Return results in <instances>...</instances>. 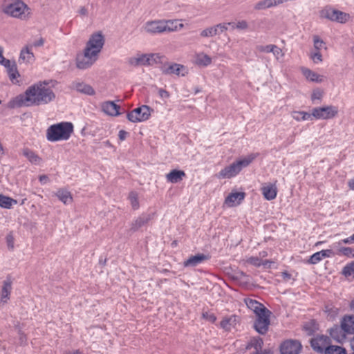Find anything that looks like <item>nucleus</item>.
I'll return each mask as SVG.
<instances>
[{
	"label": "nucleus",
	"instance_id": "72a5a7b5",
	"mask_svg": "<svg viewBox=\"0 0 354 354\" xmlns=\"http://www.w3.org/2000/svg\"><path fill=\"white\" fill-rule=\"evenodd\" d=\"M17 201L3 194H0V207L4 209H10Z\"/></svg>",
	"mask_w": 354,
	"mask_h": 354
},
{
	"label": "nucleus",
	"instance_id": "4468645a",
	"mask_svg": "<svg viewBox=\"0 0 354 354\" xmlns=\"http://www.w3.org/2000/svg\"><path fill=\"white\" fill-rule=\"evenodd\" d=\"M245 194L244 192H232L225 199L224 204L227 207H234L239 205L244 199Z\"/></svg>",
	"mask_w": 354,
	"mask_h": 354
},
{
	"label": "nucleus",
	"instance_id": "1a4fd4ad",
	"mask_svg": "<svg viewBox=\"0 0 354 354\" xmlns=\"http://www.w3.org/2000/svg\"><path fill=\"white\" fill-rule=\"evenodd\" d=\"M97 56L84 49L83 53L77 55L76 66L81 70L87 69L97 61Z\"/></svg>",
	"mask_w": 354,
	"mask_h": 354
},
{
	"label": "nucleus",
	"instance_id": "ea45409f",
	"mask_svg": "<svg viewBox=\"0 0 354 354\" xmlns=\"http://www.w3.org/2000/svg\"><path fill=\"white\" fill-rule=\"evenodd\" d=\"M330 336L337 342H340L345 337V335L342 334V330L337 326L330 329Z\"/></svg>",
	"mask_w": 354,
	"mask_h": 354
},
{
	"label": "nucleus",
	"instance_id": "a878e982",
	"mask_svg": "<svg viewBox=\"0 0 354 354\" xmlns=\"http://www.w3.org/2000/svg\"><path fill=\"white\" fill-rule=\"evenodd\" d=\"M151 218V216L149 214H142L132 222L131 230L133 231H137L138 229L147 224Z\"/></svg>",
	"mask_w": 354,
	"mask_h": 354
},
{
	"label": "nucleus",
	"instance_id": "603ef678",
	"mask_svg": "<svg viewBox=\"0 0 354 354\" xmlns=\"http://www.w3.org/2000/svg\"><path fill=\"white\" fill-rule=\"evenodd\" d=\"M3 48L0 46V64L4 66L6 68H8L10 66V61L6 59L3 55Z\"/></svg>",
	"mask_w": 354,
	"mask_h": 354
},
{
	"label": "nucleus",
	"instance_id": "0e129e2a",
	"mask_svg": "<svg viewBox=\"0 0 354 354\" xmlns=\"http://www.w3.org/2000/svg\"><path fill=\"white\" fill-rule=\"evenodd\" d=\"M281 277L284 280L288 281L291 278V274L285 271L281 272Z\"/></svg>",
	"mask_w": 354,
	"mask_h": 354
},
{
	"label": "nucleus",
	"instance_id": "0eeeda50",
	"mask_svg": "<svg viewBox=\"0 0 354 354\" xmlns=\"http://www.w3.org/2000/svg\"><path fill=\"white\" fill-rule=\"evenodd\" d=\"M337 113V107L333 105L317 107L312 110V115L317 120L331 119L335 118Z\"/></svg>",
	"mask_w": 354,
	"mask_h": 354
},
{
	"label": "nucleus",
	"instance_id": "9b49d317",
	"mask_svg": "<svg viewBox=\"0 0 354 354\" xmlns=\"http://www.w3.org/2000/svg\"><path fill=\"white\" fill-rule=\"evenodd\" d=\"M142 30L150 35H158L164 32L163 20L156 19L145 22L142 26Z\"/></svg>",
	"mask_w": 354,
	"mask_h": 354
},
{
	"label": "nucleus",
	"instance_id": "7c9ffc66",
	"mask_svg": "<svg viewBox=\"0 0 354 354\" xmlns=\"http://www.w3.org/2000/svg\"><path fill=\"white\" fill-rule=\"evenodd\" d=\"M55 195L65 205L71 204L73 201L71 194L66 189H60L57 191Z\"/></svg>",
	"mask_w": 354,
	"mask_h": 354
},
{
	"label": "nucleus",
	"instance_id": "69168bd1",
	"mask_svg": "<svg viewBox=\"0 0 354 354\" xmlns=\"http://www.w3.org/2000/svg\"><path fill=\"white\" fill-rule=\"evenodd\" d=\"M39 181L42 184H46L48 181V177L46 175H42L39 176Z\"/></svg>",
	"mask_w": 354,
	"mask_h": 354
},
{
	"label": "nucleus",
	"instance_id": "de8ad7c7",
	"mask_svg": "<svg viewBox=\"0 0 354 354\" xmlns=\"http://www.w3.org/2000/svg\"><path fill=\"white\" fill-rule=\"evenodd\" d=\"M310 58L313 61L314 63L318 64L323 61L322 55L320 51H312L310 53Z\"/></svg>",
	"mask_w": 354,
	"mask_h": 354
},
{
	"label": "nucleus",
	"instance_id": "a211bd4d",
	"mask_svg": "<svg viewBox=\"0 0 354 354\" xmlns=\"http://www.w3.org/2000/svg\"><path fill=\"white\" fill-rule=\"evenodd\" d=\"M261 192L263 197L266 200L271 201L276 198L277 194V188L274 184H265L261 187Z\"/></svg>",
	"mask_w": 354,
	"mask_h": 354
},
{
	"label": "nucleus",
	"instance_id": "6e6d98bb",
	"mask_svg": "<svg viewBox=\"0 0 354 354\" xmlns=\"http://www.w3.org/2000/svg\"><path fill=\"white\" fill-rule=\"evenodd\" d=\"M342 244H354V234L346 239H342L338 242L335 243V245H338Z\"/></svg>",
	"mask_w": 354,
	"mask_h": 354
},
{
	"label": "nucleus",
	"instance_id": "f3484780",
	"mask_svg": "<svg viewBox=\"0 0 354 354\" xmlns=\"http://www.w3.org/2000/svg\"><path fill=\"white\" fill-rule=\"evenodd\" d=\"M301 71L306 80L309 82L321 83L324 81V77L323 75H321L308 68L301 67Z\"/></svg>",
	"mask_w": 354,
	"mask_h": 354
},
{
	"label": "nucleus",
	"instance_id": "49530a36",
	"mask_svg": "<svg viewBox=\"0 0 354 354\" xmlns=\"http://www.w3.org/2000/svg\"><path fill=\"white\" fill-rule=\"evenodd\" d=\"M324 95V91L320 88H315L311 94V100L315 102L316 100L321 101Z\"/></svg>",
	"mask_w": 354,
	"mask_h": 354
},
{
	"label": "nucleus",
	"instance_id": "4d7b16f0",
	"mask_svg": "<svg viewBox=\"0 0 354 354\" xmlns=\"http://www.w3.org/2000/svg\"><path fill=\"white\" fill-rule=\"evenodd\" d=\"M232 26L233 28H236L241 30H245L248 27L247 21L245 20L239 21L236 24H232Z\"/></svg>",
	"mask_w": 354,
	"mask_h": 354
},
{
	"label": "nucleus",
	"instance_id": "79ce46f5",
	"mask_svg": "<svg viewBox=\"0 0 354 354\" xmlns=\"http://www.w3.org/2000/svg\"><path fill=\"white\" fill-rule=\"evenodd\" d=\"M202 37H212L217 35L216 28L215 26L208 27L203 30L200 33Z\"/></svg>",
	"mask_w": 354,
	"mask_h": 354
},
{
	"label": "nucleus",
	"instance_id": "20e7f679",
	"mask_svg": "<svg viewBox=\"0 0 354 354\" xmlns=\"http://www.w3.org/2000/svg\"><path fill=\"white\" fill-rule=\"evenodd\" d=\"M256 158L257 154L251 153L240 158L221 170L218 177L219 178H230L236 176L243 168L248 167Z\"/></svg>",
	"mask_w": 354,
	"mask_h": 354
},
{
	"label": "nucleus",
	"instance_id": "473e14b6",
	"mask_svg": "<svg viewBox=\"0 0 354 354\" xmlns=\"http://www.w3.org/2000/svg\"><path fill=\"white\" fill-rule=\"evenodd\" d=\"M337 11L338 10H335L331 7H325L320 11L319 16L322 19H326L333 21L335 15Z\"/></svg>",
	"mask_w": 354,
	"mask_h": 354
},
{
	"label": "nucleus",
	"instance_id": "7ed1b4c3",
	"mask_svg": "<svg viewBox=\"0 0 354 354\" xmlns=\"http://www.w3.org/2000/svg\"><path fill=\"white\" fill-rule=\"evenodd\" d=\"M74 131V126L70 122H61L50 125L46 133V139L52 142L68 140Z\"/></svg>",
	"mask_w": 354,
	"mask_h": 354
},
{
	"label": "nucleus",
	"instance_id": "aec40b11",
	"mask_svg": "<svg viewBox=\"0 0 354 354\" xmlns=\"http://www.w3.org/2000/svg\"><path fill=\"white\" fill-rule=\"evenodd\" d=\"M102 110L106 115L111 116H117L120 115V106L115 104L113 102L107 101L102 104Z\"/></svg>",
	"mask_w": 354,
	"mask_h": 354
},
{
	"label": "nucleus",
	"instance_id": "c9c22d12",
	"mask_svg": "<svg viewBox=\"0 0 354 354\" xmlns=\"http://www.w3.org/2000/svg\"><path fill=\"white\" fill-rule=\"evenodd\" d=\"M292 118L297 121H304L311 119L313 117L312 113H308L305 111H293L291 113Z\"/></svg>",
	"mask_w": 354,
	"mask_h": 354
},
{
	"label": "nucleus",
	"instance_id": "c03bdc74",
	"mask_svg": "<svg viewBox=\"0 0 354 354\" xmlns=\"http://www.w3.org/2000/svg\"><path fill=\"white\" fill-rule=\"evenodd\" d=\"M350 18V15L346 12L338 10L337 12L335 15V18L333 21H336L338 23H346Z\"/></svg>",
	"mask_w": 354,
	"mask_h": 354
},
{
	"label": "nucleus",
	"instance_id": "5701e85b",
	"mask_svg": "<svg viewBox=\"0 0 354 354\" xmlns=\"http://www.w3.org/2000/svg\"><path fill=\"white\" fill-rule=\"evenodd\" d=\"M208 259L207 256L204 254H198L194 256L190 257L188 259L184 261L183 265L185 267H195Z\"/></svg>",
	"mask_w": 354,
	"mask_h": 354
},
{
	"label": "nucleus",
	"instance_id": "4be33fe9",
	"mask_svg": "<svg viewBox=\"0 0 354 354\" xmlns=\"http://www.w3.org/2000/svg\"><path fill=\"white\" fill-rule=\"evenodd\" d=\"M185 176L184 171L173 169L167 174L165 177L167 182L174 184L180 182Z\"/></svg>",
	"mask_w": 354,
	"mask_h": 354
},
{
	"label": "nucleus",
	"instance_id": "8fccbe9b",
	"mask_svg": "<svg viewBox=\"0 0 354 354\" xmlns=\"http://www.w3.org/2000/svg\"><path fill=\"white\" fill-rule=\"evenodd\" d=\"M272 46H273V44H269V45H266V46L259 45V46H257L256 50L257 52H259V53H271Z\"/></svg>",
	"mask_w": 354,
	"mask_h": 354
},
{
	"label": "nucleus",
	"instance_id": "f8f14e48",
	"mask_svg": "<svg viewBox=\"0 0 354 354\" xmlns=\"http://www.w3.org/2000/svg\"><path fill=\"white\" fill-rule=\"evenodd\" d=\"M330 339L325 335H317L310 340V344L314 351L318 353L325 352L326 348L329 347Z\"/></svg>",
	"mask_w": 354,
	"mask_h": 354
},
{
	"label": "nucleus",
	"instance_id": "f03ea898",
	"mask_svg": "<svg viewBox=\"0 0 354 354\" xmlns=\"http://www.w3.org/2000/svg\"><path fill=\"white\" fill-rule=\"evenodd\" d=\"M0 12L7 17L28 21L32 16V9L23 0H2Z\"/></svg>",
	"mask_w": 354,
	"mask_h": 354
},
{
	"label": "nucleus",
	"instance_id": "37998d69",
	"mask_svg": "<svg viewBox=\"0 0 354 354\" xmlns=\"http://www.w3.org/2000/svg\"><path fill=\"white\" fill-rule=\"evenodd\" d=\"M246 261L247 263H250L256 267L265 266L268 263V261H263L261 258L258 257H250L246 260Z\"/></svg>",
	"mask_w": 354,
	"mask_h": 354
},
{
	"label": "nucleus",
	"instance_id": "c85d7f7f",
	"mask_svg": "<svg viewBox=\"0 0 354 354\" xmlns=\"http://www.w3.org/2000/svg\"><path fill=\"white\" fill-rule=\"evenodd\" d=\"M263 344V339L259 337H255L250 339V341L248 342L246 348L248 350H250L252 348L254 349V353H259L262 349V346Z\"/></svg>",
	"mask_w": 354,
	"mask_h": 354
},
{
	"label": "nucleus",
	"instance_id": "dca6fc26",
	"mask_svg": "<svg viewBox=\"0 0 354 354\" xmlns=\"http://www.w3.org/2000/svg\"><path fill=\"white\" fill-rule=\"evenodd\" d=\"M12 281L10 277H8L3 282L1 291V303L6 304L10 299V295L12 291Z\"/></svg>",
	"mask_w": 354,
	"mask_h": 354
},
{
	"label": "nucleus",
	"instance_id": "9d476101",
	"mask_svg": "<svg viewBox=\"0 0 354 354\" xmlns=\"http://www.w3.org/2000/svg\"><path fill=\"white\" fill-rule=\"evenodd\" d=\"M151 109L148 106L143 105L138 107L127 114V118L132 122H140L149 119Z\"/></svg>",
	"mask_w": 354,
	"mask_h": 354
},
{
	"label": "nucleus",
	"instance_id": "f257e3e1",
	"mask_svg": "<svg viewBox=\"0 0 354 354\" xmlns=\"http://www.w3.org/2000/svg\"><path fill=\"white\" fill-rule=\"evenodd\" d=\"M57 84L55 80L39 81L28 87L24 93L10 100L8 107L13 109L48 104L56 98L53 89Z\"/></svg>",
	"mask_w": 354,
	"mask_h": 354
},
{
	"label": "nucleus",
	"instance_id": "bb28decb",
	"mask_svg": "<svg viewBox=\"0 0 354 354\" xmlns=\"http://www.w3.org/2000/svg\"><path fill=\"white\" fill-rule=\"evenodd\" d=\"M72 86L77 91L92 95L95 93L93 88L88 84L84 82H73Z\"/></svg>",
	"mask_w": 354,
	"mask_h": 354
},
{
	"label": "nucleus",
	"instance_id": "338daca9",
	"mask_svg": "<svg viewBox=\"0 0 354 354\" xmlns=\"http://www.w3.org/2000/svg\"><path fill=\"white\" fill-rule=\"evenodd\" d=\"M253 354H272V352L270 349L261 350L259 353H254Z\"/></svg>",
	"mask_w": 354,
	"mask_h": 354
},
{
	"label": "nucleus",
	"instance_id": "2f4dec72",
	"mask_svg": "<svg viewBox=\"0 0 354 354\" xmlns=\"http://www.w3.org/2000/svg\"><path fill=\"white\" fill-rule=\"evenodd\" d=\"M333 247L337 248L336 254L346 256L348 257H354V249L350 247H343L342 245L333 244Z\"/></svg>",
	"mask_w": 354,
	"mask_h": 354
},
{
	"label": "nucleus",
	"instance_id": "e2e57ef3",
	"mask_svg": "<svg viewBox=\"0 0 354 354\" xmlns=\"http://www.w3.org/2000/svg\"><path fill=\"white\" fill-rule=\"evenodd\" d=\"M127 133L124 130H120L118 133V136L120 140H124L127 138Z\"/></svg>",
	"mask_w": 354,
	"mask_h": 354
},
{
	"label": "nucleus",
	"instance_id": "680f3d73",
	"mask_svg": "<svg viewBox=\"0 0 354 354\" xmlns=\"http://www.w3.org/2000/svg\"><path fill=\"white\" fill-rule=\"evenodd\" d=\"M6 241L8 243V247L13 248L14 239L11 234H9L6 236Z\"/></svg>",
	"mask_w": 354,
	"mask_h": 354
},
{
	"label": "nucleus",
	"instance_id": "f704fd0d",
	"mask_svg": "<svg viewBox=\"0 0 354 354\" xmlns=\"http://www.w3.org/2000/svg\"><path fill=\"white\" fill-rule=\"evenodd\" d=\"M8 71V75L10 81L17 84L19 83L17 78L19 77V73H18L16 66L14 63L10 62V67L7 68Z\"/></svg>",
	"mask_w": 354,
	"mask_h": 354
},
{
	"label": "nucleus",
	"instance_id": "393cba45",
	"mask_svg": "<svg viewBox=\"0 0 354 354\" xmlns=\"http://www.w3.org/2000/svg\"><path fill=\"white\" fill-rule=\"evenodd\" d=\"M194 63L200 66L206 67L212 64V58L203 52L196 53Z\"/></svg>",
	"mask_w": 354,
	"mask_h": 354
},
{
	"label": "nucleus",
	"instance_id": "e433bc0d",
	"mask_svg": "<svg viewBox=\"0 0 354 354\" xmlns=\"http://www.w3.org/2000/svg\"><path fill=\"white\" fill-rule=\"evenodd\" d=\"M313 40V50L321 51L322 49H327L325 42L318 36L314 35Z\"/></svg>",
	"mask_w": 354,
	"mask_h": 354
},
{
	"label": "nucleus",
	"instance_id": "4c0bfd02",
	"mask_svg": "<svg viewBox=\"0 0 354 354\" xmlns=\"http://www.w3.org/2000/svg\"><path fill=\"white\" fill-rule=\"evenodd\" d=\"M128 199L130 202L131 207L134 209H138L140 207L138 194L136 192H131L129 194Z\"/></svg>",
	"mask_w": 354,
	"mask_h": 354
},
{
	"label": "nucleus",
	"instance_id": "423d86ee",
	"mask_svg": "<svg viewBox=\"0 0 354 354\" xmlns=\"http://www.w3.org/2000/svg\"><path fill=\"white\" fill-rule=\"evenodd\" d=\"M270 312L267 309H263V310L256 314L257 319L254 323L255 330L261 335H264L268 330L270 325Z\"/></svg>",
	"mask_w": 354,
	"mask_h": 354
},
{
	"label": "nucleus",
	"instance_id": "774afa93",
	"mask_svg": "<svg viewBox=\"0 0 354 354\" xmlns=\"http://www.w3.org/2000/svg\"><path fill=\"white\" fill-rule=\"evenodd\" d=\"M348 186L351 190H354V178L348 181Z\"/></svg>",
	"mask_w": 354,
	"mask_h": 354
},
{
	"label": "nucleus",
	"instance_id": "6e6552de",
	"mask_svg": "<svg viewBox=\"0 0 354 354\" xmlns=\"http://www.w3.org/2000/svg\"><path fill=\"white\" fill-rule=\"evenodd\" d=\"M160 57L158 54H142L136 57H131L129 59L131 65L137 66H150L160 61Z\"/></svg>",
	"mask_w": 354,
	"mask_h": 354
},
{
	"label": "nucleus",
	"instance_id": "c756f323",
	"mask_svg": "<svg viewBox=\"0 0 354 354\" xmlns=\"http://www.w3.org/2000/svg\"><path fill=\"white\" fill-rule=\"evenodd\" d=\"M245 303L248 308L252 310L255 315L261 312L263 309L266 308L262 304L252 299H245Z\"/></svg>",
	"mask_w": 354,
	"mask_h": 354
},
{
	"label": "nucleus",
	"instance_id": "ddd939ff",
	"mask_svg": "<svg viewBox=\"0 0 354 354\" xmlns=\"http://www.w3.org/2000/svg\"><path fill=\"white\" fill-rule=\"evenodd\" d=\"M301 345L297 340L285 341L280 347L281 354H299Z\"/></svg>",
	"mask_w": 354,
	"mask_h": 354
},
{
	"label": "nucleus",
	"instance_id": "6ab92c4d",
	"mask_svg": "<svg viewBox=\"0 0 354 354\" xmlns=\"http://www.w3.org/2000/svg\"><path fill=\"white\" fill-rule=\"evenodd\" d=\"M184 27L181 20H163V31L165 32H174L177 31Z\"/></svg>",
	"mask_w": 354,
	"mask_h": 354
},
{
	"label": "nucleus",
	"instance_id": "39448f33",
	"mask_svg": "<svg viewBox=\"0 0 354 354\" xmlns=\"http://www.w3.org/2000/svg\"><path fill=\"white\" fill-rule=\"evenodd\" d=\"M104 44L103 35L100 32H96L90 37L84 49L98 57Z\"/></svg>",
	"mask_w": 354,
	"mask_h": 354
},
{
	"label": "nucleus",
	"instance_id": "a18cd8bd",
	"mask_svg": "<svg viewBox=\"0 0 354 354\" xmlns=\"http://www.w3.org/2000/svg\"><path fill=\"white\" fill-rule=\"evenodd\" d=\"M342 273L346 277H354V261L344 266Z\"/></svg>",
	"mask_w": 354,
	"mask_h": 354
},
{
	"label": "nucleus",
	"instance_id": "b1692460",
	"mask_svg": "<svg viewBox=\"0 0 354 354\" xmlns=\"http://www.w3.org/2000/svg\"><path fill=\"white\" fill-rule=\"evenodd\" d=\"M341 328L346 333H354V316H345L342 320Z\"/></svg>",
	"mask_w": 354,
	"mask_h": 354
},
{
	"label": "nucleus",
	"instance_id": "09e8293b",
	"mask_svg": "<svg viewBox=\"0 0 354 354\" xmlns=\"http://www.w3.org/2000/svg\"><path fill=\"white\" fill-rule=\"evenodd\" d=\"M322 260V256L320 254L319 252L314 253L313 255L310 256L308 263L311 264H317L319 261Z\"/></svg>",
	"mask_w": 354,
	"mask_h": 354
},
{
	"label": "nucleus",
	"instance_id": "052dcab7",
	"mask_svg": "<svg viewBox=\"0 0 354 354\" xmlns=\"http://www.w3.org/2000/svg\"><path fill=\"white\" fill-rule=\"evenodd\" d=\"M77 12L81 17H86L88 13V9L84 6L80 7Z\"/></svg>",
	"mask_w": 354,
	"mask_h": 354
},
{
	"label": "nucleus",
	"instance_id": "bf43d9fd",
	"mask_svg": "<svg viewBox=\"0 0 354 354\" xmlns=\"http://www.w3.org/2000/svg\"><path fill=\"white\" fill-rule=\"evenodd\" d=\"M158 93L160 97L162 99H167L169 97V92L163 88H158Z\"/></svg>",
	"mask_w": 354,
	"mask_h": 354
},
{
	"label": "nucleus",
	"instance_id": "5fc2aeb1",
	"mask_svg": "<svg viewBox=\"0 0 354 354\" xmlns=\"http://www.w3.org/2000/svg\"><path fill=\"white\" fill-rule=\"evenodd\" d=\"M203 317L206 319L207 321L214 323L216 320V317L215 315L210 312H204L203 313Z\"/></svg>",
	"mask_w": 354,
	"mask_h": 354
},
{
	"label": "nucleus",
	"instance_id": "2eb2a0df",
	"mask_svg": "<svg viewBox=\"0 0 354 354\" xmlns=\"http://www.w3.org/2000/svg\"><path fill=\"white\" fill-rule=\"evenodd\" d=\"M185 68L178 64H171L168 65H164L162 67V72L165 75L175 74L177 75H185Z\"/></svg>",
	"mask_w": 354,
	"mask_h": 354
},
{
	"label": "nucleus",
	"instance_id": "864d4df0",
	"mask_svg": "<svg viewBox=\"0 0 354 354\" xmlns=\"http://www.w3.org/2000/svg\"><path fill=\"white\" fill-rule=\"evenodd\" d=\"M271 53H273L277 59L283 57L282 50L276 45H273Z\"/></svg>",
	"mask_w": 354,
	"mask_h": 354
},
{
	"label": "nucleus",
	"instance_id": "cd10ccee",
	"mask_svg": "<svg viewBox=\"0 0 354 354\" xmlns=\"http://www.w3.org/2000/svg\"><path fill=\"white\" fill-rule=\"evenodd\" d=\"M236 322L237 317L235 315L225 317L221 322L220 326L225 330L230 331L235 326Z\"/></svg>",
	"mask_w": 354,
	"mask_h": 354
},
{
	"label": "nucleus",
	"instance_id": "13d9d810",
	"mask_svg": "<svg viewBox=\"0 0 354 354\" xmlns=\"http://www.w3.org/2000/svg\"><path fill=\"white\" fill-rule=\"evenodd\" d=\"M322 259L332 257L334 253L331 250H323L319 251Z\"/></svg>",
	"mask_w": 354,
	"mask_h": 354
},
{
	"label": "nucleus",
	"instance_id": "a19ab883",
	"mask_svg": "<svg viewBox=\"0 0 354 354\" xmlns=\"http://www.w3.org/2000/svg\"><path fill=\"white\" fill-rule=\"evenodd\" d=\"M325 354H346V351L339 346H329L325 351Z\"/></svg>",
	"mask_w": 354,
	"mask_h": 354
},
{
	"label": "nucleus",
	"instance_id": "3c124183",
	"mask_svg": "<svg viewBox=\"0 0 354 354\" xmlns=\"http://www.w3.org/2000/svg\"><path fill=\"white\" fill-rule=\"evenodd\" d=\"M232 23H223V24H218L215 26V28H216L217 35H219L224 31L227 30L228 28V26L232 25Z\"/></svg>",
	"mask_w": 354,
	"mask_h": 354
},
{
	"label": "nucleus",
	"instance_id": "412c9836",
	"mask_svg": "<svg viewBox=\"0 0 354 354\" xmlns=\"http://www.w3.org/2000/svg\"><path fill=\"white\" fill-rule=\"evenodd\" d=\"M32 46H26L20 52L19 61L24 63H30L35 60L32 53Z\"/></svg>",
	"mask_w": 354,
	"mask_h": 354
},
{
	"label": "nucleus",
	"instance_id": "58836bf2",
	"mask_svg": "<svg viewBox=\"0 0 354 354\" xmlns=\"http://www.w3.org/2000/svg\"><path fill=\"white\" fill-rule=\"evenodd\" d=\"M23 154L26 156L32 163L39 164L41 158L35 153L32 151L28 149L24 150Z\"/></svg>",
	"mask_w": 354,
	"mask_h": 354
}]
</instances>
